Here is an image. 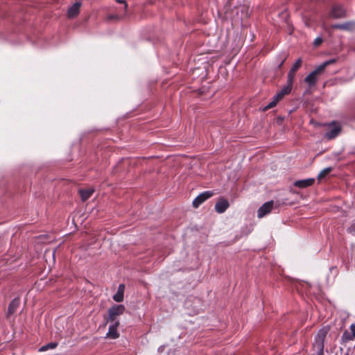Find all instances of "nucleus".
I'll list each match as a JSON object with an SVG mask.
<instances>
[{"instance_id": "obj_19", "label": "nucleus", "mask_w": 355, "mask_h": 355, "mask_svg": "<svg viewBox=\"0 0 355 355\" xmlns=\"http://www.w3.org/2000/svg\"><path fill=\"white\" fill-rule=\"evenodd\" d=\"M332 171V168L331 167H327V168H324L319 174H318V178L319 180H322V178H324V177H326L331 171Z\"/></svg>"}, {"instance_id": "obj_14", "label": "nucleus", "mask_w": 355, "mask_h": 355, "mask_svg": "<svg viewBox=\"0 0 355 355\" xmlns=\"http://www.w3.org/2000/svg\"><path fill=\"white\" fill-rule=\"evenodd\" d=\"M315 182L314 178H308L305 180H297L294 182V186L304 189L311 186Z\"/></svg>"}, {"instance_id": "obj_6", "label": "nucleus", "mask_w": 355, "mask_h": 355, "mask_svg": "<svg viewBox=\"0 0 355 355\" xmlns=\"http://www.w3.org/2000/svg\"><path fill=\"white\" fill-rule=\"evenodd\" d=\"M274 202L272 200L264 203L257 211L258 218H261L269 214L273 208Z\"/></svg>"}, {"instance_id": "obj_10", "label": "nucleus", "mask_w": 355, "mask_h": 355, "mask_svg": "<svg viewBox=\"0 0 355 355\" xmlns=\"http://www.w3.org/2000/svg\"><path fill=\"white\" fill-rule=\"evenodd\" d=\"M229 202L224 198L220 199L215 205V209L216 212L222 214L229 207Z\"/></svg>"}, {"instance_id": "obj_12", "label": "nucleus", "mask_w": 355, "mask_h": 355, "mask_svg": "<svg viewBox=\"0 0 355 355\" xmlns=\"http://www.w3.org/2000/svg\"><path fill=\"white\" fill-rule=\"evenodd\" d=\"M330 15L334 18H342L345 15V10L340 6H335L332 8Z\"/></svg>"}, {"instance_id": "obj_17", "label": "nucleus", "mask_w": 355, "mask_h": 355, "mask_svg": "<svg viewBox=\"0 0 355 355\" xmlns=\"http://www.w3.org/2000/svg\"><path fill=\"white\" fill-rule=\"evenodd\" d=\"M124 290L125 286L123 284H120L116 293L113 296V299L115 302H121L123 300Z\"/></svg>"}, {"instance_id": "obj_25", "label": "nucleus", "mask_w": 355, "mask_h": 355, "mask_svg": "<svg viewBox=\"0 0 355 355\" xmlns=\"http://www.w3.org/2000/svg\"><path fill=\"white\" fill-rule=\"evenodd\" d=\"M283 62H284V61L282 62H281L279 67H281L283 64Z\"/></svg>"}, {"instance_id": "obj_8", "label": "nucleus", "mask_w": 355, "mask_h": 355, "mask_svg": "<svg viewBox=\"0 0 355 355\" xmlns=\"http://www.w3.org/2000/svg\"><path fill=\"white\" fill-rule=\"evenodd\" d=\"M112 324L110 326L108 332L106 334V337L110 339H116L119 337L117 328L119 325V322H112Z\"/></svg>"}, {"instance_id": "obj_11", "label": "nucleus", "mask_w": 355, "mask_h": 355, "mask_svg": "<svg viewBox=\"0 0 355 355\" xmlns=\"http://www.w3.org/2000/svg\"><path fill=\"white\" fill-rule=\"evenodd\" d=\"M302 63V60L301 58L297 60L295 64L293 65L292 68L288 72V77L290 79V82L295 78V73L301 67Z\"/></svg>"}, {"instance_id": "obj_24", "label": "nucleus", "mask_w": 355, "mask_h": 355, "mask_svg": "<svg viewBox=\"0 0 355 355\" xmlns=\"http://www.w3.org/2000/svg\"><path fill=\"white\" fill-rule=\"evenodd\" d=\"M117 1H118L119 3H124V4H125V9H126V8H127L128 5H127V3H126L124 1H123V0H118Z\"/></svg>"}, {"instance_id": "obj_23", "label": "nucleus", "mask_w": 355, "mask_h": 355, "mask_svg": "<svg viewBox=\"0 0 355 355\" xmlns=\"http://www.w3.org/2000/svg\"><path fill=\"white\" fill-rule=\"evenodd\" d=\"M322 42V39L321 37H317L314 41L315 46H319Z\"/></svg>"}, {"instance_id": "obj_4", "label": "nucleus", "mask_w": 355, "mask_h": 355, "mask_svg": "<svg viewBox=\"0 0 355 355\" xmlns=\"http://www.w3.org/2000/svg\"><path fill=\"white\" fill-rule=\"evenodd\" d=\"M125 311L123 305H114L108 310L107 322H116V317L122 315Z\"/></svg>"}, {"instance_id": "obj_13", "label": "nucleus", "mask_w": 355, "mask_h": 355, "mask_svg": "<svg viewBox=\"0 0 355 355\" xmlns=\"http://www.w3.org/2000/svg\"><path fill=\"white\" fill-rule=\"evenodd\" d=\"M81 6L80 2H76L73 3L68 10L67 15L69 18H73L76 17L79 12H80V8Z\"/></svg>"}, {"instance_id": "obj_20", "label": "nucleus", "mask_w": 355, "mask_h": 355, "mask_svg": "<svg viewBox=\"0 0 355 355\" xmlns=\"http://www.w3.org/2000/svg\"><path fill=\"white\" fill-rule=\"evenodd\" d=\"M57 346V343H49L46 345H44L42 346V347L40 348L39 351L40 352H44V351H46L49 349H54Z\"/></svg>"}, {"instance_id": "obj_16", "label": "nucleus", "mask_w": 355, "mask_h": 355, "mask_svg": "<svg viewBox=\"0 0 355 355\" xmlns=\"http://www.w3.org/2000/svg\"><path fill=\"white\" fill-rule=\"evenodd\" d=\"M20 304L19 298H15L9 304L7 315L10 316L15 313Z\"/></svg>"}, {"instance_id": "obj_22", "label": "nucleus", "mask_w": 355, "mask_h": 355, "mask_svg": "<svg viewBox=\"0 0 355 355\" xmlns=\"http://www.w3.org/2000/svg\"><path fill=\"white\" fill-rule=\"evenodd\" d=\"M351 24H342L334 26V28H341V29H349L352 28Z\"/></svg>"}, {"instance_id": "obj_3", "label": "nucleus", "mask_w": 355, "mask_h": 355, "mask_svg": "<svg viewBox=\"0 0 355 355\" xmlns=\"http://www.w3.org/2000/svg\"><path fill=\"white\" fill-rule=\"evenodd\" d=\"M329 328L324 327L318 332L315 337V341L313 343V348L318 354H321L323 352L324 348V340L326 338L327 333L329 332Z\"/></svg>"}, {"instance_id": "obj_9", "label": "nucleus", "mask_w": 355, "mask_h": 355, "mask_svg": "<svg viewBox=\"0 0 355 355\" xmlns=\"http://www.w3.org/2000/svg\"><path fill=\"white\" fill-rule=\"evenodd\" d=\"M293 80L290 82V79L287 78V84L283 89L278 92L276 96L277 98H279L280 100L286 94H289L292 89Z\"/></svg>"}, {"instance_id": "obj_7", "label": "nucleus", "mask_w": 355, "mask_h": 355, "mask_svg": "<svg viewBox=\"0 0 355 355\" xmlns=\"http://www.w3.org/2000/svg\"><path fill=\"white\" fill-rule=\"evenodd\" d=\"M213 195H214V193L210 191H205L204 193H200L193 201V205L195 207H198L200 205H201L206 200H207L208 198L211 197Z\"/></svg>"}, {"instance_id": "obj_1", "label": "nucleus", "mask_w": 355, "mask_h": 355, "mask_svg": "<svg viewBox=\"0 0 355 355\" xmlns=\"http://www.w3.org/2000/svg\"><path fill=\"white\" fill-rule=\"evenodd\" d=\"M231 6L225 8V17L231 19L235 24H241L244 19L248 17L249 6L247 4L234 6L233 9L230 8Z\"/></svg>"}, {"instance_id": "obj_21", "label": "nucleus", "mask_w": 355, "mask_h": 355, "mask_svg": "<svg viewBox=\"0 0 355 355\" xmlns=\"http://www.w3.org/2000/svg\"><path fill=\"white\" fill-rule=\"evenodd\" d=\"M280 101L279 98H277V96L275 95L273 98V100L268 103V105L263 109V110H267L268 109L272 108L275 107L277 103Z\"/></svg>"}, {"instance_id": "obj_15", "label": "nucleus", "mask_w": 355, "mask_h": 355, "mask_svg": "<svg viewBox=\"0 0 355 355\" xmlns=\"http://www.w3.org/2000/svg\"><path fill=\"white\" fill-rule=\"evenodd\" d=\"M351 333L347 331H345L342 336V340L344 342H347L349 340H352L355 338V324H352L350 326Z\"/></svg>"}, {"instance_id": "obj_18", "label": "nucleus", "mask_w": 355, "mask_h": 355, "mask_svg": "<svg viewBox=\"0 0 355 355\" xmlns=\"http://www.w3.org/2000/svg\"><path fill=\"white\" fill-rule=\"evenodd\" d=\"M94 189L92 188L86 189H80L79 191L81 198L83 201L87 200L88 198L91 197V196L94 193Z\"/></svg>"}, {"instance_id": "obj_2", "label": "nucleus", "mask_w": 355, "mask_h": 355, "mask_svg": "<svg viewBox=\"0 0 355 355\" xmlns=\"http://www.w3.org/2000/svg\"><path fill=\"white\" fill-rule=\"evenodd\" d=\"M336 62L335 59H331L326 62H324L319 65L315 70L311 71L305 78L304 82L309 85V87H312L315 85L319 76H320L325 70L327 67Z\"/></svg>"}, {"instance_id": "obj_5", "label": "nucleus", "mask_w": 355, "mask_h": 355, "mask_svg": "<svg viewBox=\"0 0 355 355\" xmlns=\"http://www.w3.org/2000/svg\"><path fill=\"white\" fill-rule=\"evenodd\" d=\"M340 131L341 125L338 123L334 122L328 125L324 136L328 139H331L338 136Z\"/></svg>"}]
</instances>
